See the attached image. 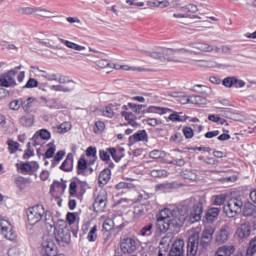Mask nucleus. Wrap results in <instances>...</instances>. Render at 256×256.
I'll list each match as a JSON object with an SVG mask.
<instances>
[{
    "label": "nucleus",
    "instance_id": "obj_13",
    "mask_svg": "<svg viewBox=\"0 0 256 256\" xmlns=\"http://www.w3.org/2000/svg\"><path fill=\"white\" fill-rule=\"evenodd\" d=\"M93 207L95 211H98L100 213L105 211V208L107 207V192L105 190H102L98 193Z\"/></svg>",
    "mask_w": 256,
    "mask_h": 256
},
{
    "label": "nucleus",
    "instance_id": "obj_32",
    "mask_svg": "<svg viewBox=\"0 0 256 256\" xmlns=\"http://www.w3.org/2000/svg\"><path fill=\"white\" fill-rule=\"evenodd\" d=\"M35 15H38V17H44L46 19H49L51 18V15H53V12L42 7H36Z\"/></svg>",
    "mask_w": 256,
    "mask_h": 256
},
{
    "label": "nucleus",
    "instance_id": "obj_25",
    "mask_svg": "<svg viewBox=\"0 0 256 256\" xmlns=\"http://www.w3.org/2000/svg\"><path fill=\"white\" fill-rule=\"evenodd\" d=\"M213 235H215V227L205 226L202 231L201 238L211 241L213 239Z\"/></svg>",
    "mask_w": 256,
    "mask_h": 256
},
{
    "label": "nucleus",
    "instance_id": "obj_30",
    "mask_svg": "<svg viewBox=\"0 0 256 256\" xmlns=\"http://www.w3.org/2000/svg\"><path fill=\"white\" fill-rule=\"evenodd\" d=\"M190 103L192 105H207V98L201 95H192L190 96Z\"/></svg>",
    "mask_w": 256,
    "mask_h": 256
},
{
    "label": "nucleus",
    "instance_id": "obj_53",
    "mask_svg": "<svg viewBox=\"0 0 256 256\" xmlns=\"http://www.w3.org/2000/svg\"><path fill=\"white\" fill-rule=\"evenodd\" d=\"M21 101L22 98L11 101L9 104L11 111H19L21 109Z\"/></svg>",
    "mask_w": 256,
    "mask_h": 256
},
{
    "label": "nucleus",
    "instance_id": "obj_63",
    "mask_svg": "<svg viewBox=\"0 0 256 256\" xmlns=\"http://www.w3.org/2000/svg\"><path fill=\"white\" fill-rule=\"evenodd\" d=\"M79 187V185H77V182L73 181L70 183L69 186V193L72 197H75L77 195V188Z\"/></svg>",
    "mask_w": 256,
    "mask_h": 256
},
{
    "label": "nucleus",
    "instance_id": "obj_6",
    "mask_svg": "<svg viewBox=\"0 0 256 256\" xmlns=\"http://www.w3.org/2000/svg\"><path fill=\"white\" fill-rule=\"evenodd\" d=\"M54 238L58 245H68L71 242V233L67 225H59L54 228Z\"/></svg>",
    "mask_w": 256,
    "mask_h": 256
},
{
    "label": "nucleus",
    "instance_id": "obj_51",
    "mask_svg": "<svg viewBox=\"0 0 256 256\" xmlns=\"http://www.w3.org/2000/svg\"><path fill=\"white\" fill-rule=\"evenodd\" d=\"M57 131H58V133H67L68 131H71V123L64 122V123L60 124L57 127Z\"/></svg>",
    "mask_w": 256,
    "mask_h": 256
},
{
    "label": "nucleus",
    "instance_id": "obj_56",
    "mask_svg": "<svg viewBox=\"0 0 256 256\" xmlns=\"http://www.w3.org/2000/svg\"><path fill=\"white\" fill-rule=\"evenodd\" d=\"M182 133L186 139H193L195 133L193 132V128L184 127Z\"/></svg>",
    "mask_w": 256,
    "mask_h": 256
},
{
    "label": "nucleus",
    "instance_id": "obj_1",
    "mask_svg": "<svg viewBox=\"0 0 256 256\" xmlns=\"http://www.w3.org/2000/svg\"><path fill=\"white\" fill-rule=\"evenodd\" d=\"M203 215V203L186 200L179 210L164 208L156 215V227L160 233L169 231V227H181L187 219L191 223H197Z\"/></svg>",
    "mask_w": 256,
    "mask_h": 256
},
{
    "label": "nucleus",
    "instance_id": "obj_49",
    "mask_svg": "<svg viewBox=\"0 0 256 256\" xmlns=\"http://www.w3.org/2000/svg\"><path fill=\"white\" fill-rule=\"evenodd\" d=\"M129 109H131L136 115H140L141 111L143 110L142 104H135V103H128Z\"/></svg>",
    "mask_w": 256,
    "mask_h": 256
},
{
    "label": "nucleus",
    "instance_id": "obj_60",
    "mask_svg": "<svg viewBox=\"0 0 256 256\" xmlns=\"http://www.w3.org/2000/svg\"><path fill=\"white\" fill-rule=\"evenodd\" d=\"M143 123H147L150 127H157V125H161L163 122L157 118H149L147 120H143Z\"/></svg>",
    "mask_w": 256,
    "mask_h": 256
},
{
    "label": "nucleus",
    "instance_id": "obj_3",
    "mask_svg": "<svg viewBox=\"0 0 256 256\" xmlns=\"http://www.w3.org/2000/svg\"><path fill=\"white\" fill-rule=\"evenodd\" d=\"M27 219L31 227H33V225H37V223H40L43 219L46 227H50L51 229L52 227H55V221L53 220L51 211L45 210L43 205H35L28 208Z\"/></svg>",
    "mask_w": 256,
    "mask_h": 256
},
{
    "label": "nucleus",
    "instance_id": "obj_9",
    "mask_svg": "<svg viewBox=\"0 0 256 256\" xmlns=\"http://www.w3.org/2000/svg\"><path fill=\"white\" fill-rule=\"evenodd\" d=\"M17 71L9 70L0 77V87H17Z\"/></svg>",
    "mask_w": 256,
    "mask_h": 256
},
{
    "label": "nucleus",
    "instance_id": "obj_39",
    "mask_svg": "<svg viewBox=\"0 0 256 256\" xmlns=\"http://www.w3.org/2000/svg\"><path fill=\"white\" fill-rule=\"evenodd\" d=\"M87 239L90 243L97 241V225H94L88 232Z\"/></svg>",
    "mask_w": 256,
    "mask_h": 256
},
{
    "label": "nucleus",
    "instance_id": "obj_46",
    "mask_svg": "<svg viewBox=\"0 0 256 256\" xmlns=\"http://www.w3.org/2000/svg\"><path fill=\"white\" fill-rule=\"evenodd\" d=\"M35 123V120L31 117H23L20 120V125H22V127H33Z\"/></svg>",
    "mask_w": 256,
    "mask_h": 256
},
{
    "label": "nucleus",
    "instance_id": "obj_62",
    "mask_svg": "<svg viewBox=\"0 0 256 256\" xmlns=\"http://www.w3.org/2000/svg\"><path fill=\"white\" fill-rule=\"evenodd\" d=\"M108 151L114 161H116V163H119V161H121V155L117 154L116 148H108Z\"/></svg>",
    "mask_w": 256,
    "mask_h": 256
},
{
    "label": "nucleus",
    "instance_id": "obj_54",
    "mask_svg": "<svg viewBox=\"0 0 256 256\" xmlns=\"http://www.w3.org/2000/svg\"><path fill=\"white\" fill-rule=\"evenodd\" d=\"M63 157H65V151L63 150L58 151L52 161L53 167H55V165H57V163H59L63 159Z\"/></svg>",
    "mask_w": 256,
    "mask_h": 256
},
{
    "label": "nucleus",
    "instance_id": "obj_61",
    "mask_svg": "<svg viewBox=\"0 0 256 256\" xmlns=\"http://www.w3.org/2000/svg\"><path fill=\"white\" fill-rule=\"evenodd\" d=\"M150 175H151V177H155V178L167 177V171L166 170H152L150 172Z\"/></svg>",
    "mask_w": 256,
    "mask_h": 256
},
{
    "label": "nucleus",
    "instance_id": "obj_24",
    "mask_svg": "<svg viewBox=\"0 0 256 256\" xmlns=\"http://www.w3.org/2000/svg\"><path fill=\"white\" fill-rule=\"evenodd\" d=\"M21 101V107L24 111L29 112L31 110V107H34V105L37 103V100L33 97H29L28 99H23Z\"/></svg>",
    "mask_w": 256,
    "mask_h": 256
},
{
    "label": "nucleus",
    "instance_id": "obj_22",
    "mask_svg": "<svg viewBox=\"0 0 256 256\" xmlns=\"http://www.w3.org/2000/svg\"><path fill=\"white\" fill-rule=\"evenodd\" d=\"M61 171H65L69 173V171H73V154H68L66 159L60 166Z\"/></svg>",
    "mask_w": 256,
    "mask_h": 256
},
{
    "label": "nucleus",
    "instance_id": "obj_44",
    "mask_svg": "<svg viewBox=\"0 0 256 256\" xmlns=\"http://www.w3.org/2000/svg\"><path fill=\"white\" fill-rule=\"evenodd\" d=\"M181 11H183L184 13H197V11H199V8L195 4H188L186 6H183L181 8Z\"/></svg>",
    "mask_w": 256,
    "mask_h": 256
},
{
    "label": "nucleus",
    "instance_id": "obj_40",
    "mask_svg": "<svg viewBox=\"0 0 256 256\" xmlns=\"http://www.w3.org/2000/svg\"><path fill=\"white\" fill-rule=\"evenodd\" d=\"M115 227V222L113 219L108 218L104 221L102 226V231H105L106 233L109 231H112V229Z\"/></svg>",
    "mask_w": 256,
    "mask_h": 256
},
{
    "label": "nucleus",
    "instance_id": "obj_37",
    "mask_svg": "<svg viewBox=\"0 0 256 256\" xmlns=\"http://www.w3.org/2000/svg\"><path fill=\"white\" fill-rule=\"evenodd\" d=\"M87 157H92V161H90V165H93L95 161H97V148L89 146L86 150Z\"/></svg>",
    "mask_w": 256,
    "mask_h": 256
},
{
    "label": "nucleus",
    "instance_id": "obj_47",
    "mask_svg": "<svg viewBox=\"0 0 256 256\" xmlns=\"http://www.w3.org/2000/svg\"><path fill=\"white\" fill-rule=\"evenodd\" d=\"M36 7H22L18 10L20 15H35Z\"/></svg>",
    "mask_w": 256,
    "mask_h": 256
},
{
    "label": "nucleus",
    "instance_id": "obj_17",
    "mask_svg": "<svg viewBox=\"0 0 256 256\" xmlns=\"http://www.w3.org/2000/svg\"><path fill=\"white\" fill-rule=\"evenodd\" d=\"M139 242L133 238H126L121 243V251L123 253H133V251H137V246Z\"/></svg>",
    "mask_w": 256,
    "mask_h": 256
},
{
    "label": "nucleus",
    "instance_id": "obj_34",
    "mask_svg": "<svg viewBox=\"0 0 256 256\" xmlns=\"http://www.w3.org/2000/svg\"><path fill=\"white\" fill-rule=\"evenodd\" d=\"M148 113H160V115H165L166 113H171V109L159 106H150L148 108Z\"/></svg>",
    "mask_w": 256,
    "mask_h": 256
},
{
    "label": "nucleus",
    "instance_id": "obj_23",
    "mask_svg": "<svg viewBox=\"0 0 256 256\" xmlns=\"http://www.w3.org/2000/svg\"><path fill=\"white\" fill-rule=\"evenodd\" d=\"M243 214L245 217H255L256 215V206L251 202H247L244 204Z\"/></svg>",
    "mask_w": 256,
    "mask_h": 256
},
{
    "label": "nucleus",
    "instance_id": "obj_27",
    "mask_svg": "<svg viewBox=\"0 0 256 256\" xmlns=\"http://www.w3.org/2000/svg\"><path fill=\"white\" fill-rule=\"evenodd\" d=\"M173 241V235L172 234H167L160 240V248L169 250V247H171V243Z\"/></svg>",
    "mask_w": 256,
    "mask_h": 256
},
{
    "label": "nucleus",
    "instance_id": "obj_43",
    "mask_svg": "<svg viewBox=\"0 0 256 256\" xmlns=\"http://www.w3.org/2000/svg\"><path fill=\"white\" fill-rule=\"evenodd\" d=\"M7 145H8V151L11 154L17 153V151L19 150V143L18 142H15L13 140H8Z\"/></svg>",
    "mask_w": 256,
    "mask_h": 256
},
{
    "label": "nucleus",
    "instance_id": "obj_16",
    "mask_svg": "<svg viewBox=\"0 0 256 256\" xmlns=\"http://www.w3.org/2000/svg\"><path fill=\"white\" fill-rule=\"evenodd\" d=\"M185 241L176 240L169 251L168 256H185Z\"/></svg>",
    "mask_w": 256,
    "mask_h": 256
},
{
    "label": "nucleus",
    "instance_id": "obj_35",
    "mask_svg": "<svg viewBox=\"0 0 256 256\" xmlns=\"http://www.w3.org/2000/svg\"><path fill=\"white\" fill-rule=\"evenodd\" d=\"M140 235L142 237H149L153 235V223H149L146 226L142 227L140 230Z\"/></svg>",
    "mask_w": 256,
    "mask_h": 256
},
{
    "label": "nucleus",
    "instance_id": "obj_18",
    "mask_svg": "<svg viewBox=\"0 0 256 256\" xmlns=\"http://www.w3.org/2000/svg\"><path fill=\"white\" fill-rule=\"evenodd\" d=\"M130 143H139L141 141H149V135L146 130H139L129 137Z\"/></svg>",
    "mask_w": 256,
    "mask_h": 256
},
{
    "label": "nucleus",
    "instance_id": "obj_50",
    "mask_svg": "<svg viewBox=\"0 0 256 256\" xmlns=\"http://www.w3.org/2000/svg\"><path fill=\"white\" fill-rule=\"evenodd\" d=\"M66 47H68V49H73L74 51H85V46H81L71 41L66 42Z\"/></svg>",
    "mask_w": 256,
    "mask_h": 256
},
{
    "label": "nucleus",
    "instance_id": "obj_42",
    "mask_svg": "<svg viewBox=\"0 0 256 256\" xmlns=\"http://www.w3.org/2000/svg\"><path fill=\"white\" fill-rule=\"evenodd\" d=\"M85 169H87V160H85V158H80L77 164L78 175H83Z\"/></svg>",
    "mask_w": 256,
    "mask_h": 256
},
{
    "label": "nucleus",
    "instance_id": "obj_36",
    "mask_svg": "<svg viewBox=\"0 0 256 256\" xmlns=\"http://www.w3.org/2000/svg\"><path fill=\"white\" fill-rule=\"evenodd\" d=\"M114 69H122V71H138L141 73V71H145V69L141 67H135V66H129V65H114Z\"/></svg>",
    "mask_w": 256,
    "mask_h": 256
},
{
    "label": "nucleus",
    "instance_id": "obj_48",
    "mask_svg": "<svg viewBox=\"0 0 256 256\" xmlns=\"http://www.w3.org/2000/svg\"><path fill=\"white\" fill-rule=\"evenodd\" d=\"M168 119L170 121H173V122H175V121H187V119H189V117L181 116V115H179V113L174 112V113L169 115Z\"/></svg>",
    "mask_w": 256,
    "mask_h": 256
},
{
    "label": "nucleus",
    "instance_id": "obj_52",
    "mask_svg": "<svg viewBox=\"0 0 256 256\" xmlns=\"http://www.w3.org/2000/svg\"><path fill=\"white\" fill-rule=\"evenodd\" d=\"M44 140L41 138V136L36 132L34 136L32 137V145L33 147H37L39 145H44Z\"/></svg>",
    "mask_w": 256,
    "mask_h": 256
},
{
    "label": "nucleus",
    "instance_id": "obj_19",
    "mask_svg": "<svg viewBox=\"0 0 256 256\" xmlns=\"http://www.w3.org/2000/svg\"><path fill=\"white\" fill-rule=\"evenodd\" d=\"M145 215H147V205L141 203L134 204V219H141V217H145Z\"/></svg>",
    "mask_w": 256,
    "mask_h": 256
},
{
    "label": "nucleus",
    "instance_id": "obj_11",
    "mask_svg": "<svg viewBox=\"0 0 256 256\" xmlns=\"http://www.w3.org/2000/svg\"><path fill=\"white\" fill-rule=\"evenodd\" d=\"M1 233L8 241H15L17 234L13 231V226L7 220H0Z\"/></svg>",
    "mask_w": 256,
    "mask_h": 256
},
{
    "label": "nucleus",
    "instance_id": "obj_28",
    "mask_svg": "<svg viewBox=\"0 0 256 256\" xmlns=\"http://www.w3.org/2000/svg\"><path fill=\"white\" fill-rule=\"evenodd\" d=\"M181 177H183V179H188L189 181H197L198 179L197 171L195 170H184L181 172Z\"/></svg>",
    "mask_w": 256,
    "mask_h": 256
},
{
    "label": "nucleus",
    "instance_id": "obj_41",
    "mask_svg": "<svg viewBox=\"0 0 256 256\" xmlns=\"http://www.w3.org/2000/svg\"><path fill=\"white\" fill-rule=\"evenodd\" d=\"M48 147L49 148L46 150V152L44 154V159H51L53 157V155H55V151L57 149L55 144H52V143H49Z\"/></svg>",
    "mask_w": 256,
    "mask_h": 256
},
{
    "label": "nucleus",
    "instance_id": "obj_7",
    "mask_svg": "<svg viewBox=\"0 0 256 256\" xmlns=\"http://www.w3.org/2000/svg\"><path fill=\"white\" fill-rule=\"evenodd\" d=\"M40 254L42 256L57 255V245L53 236H45L41 245Z\"/></svg>",
    "mask_w": 256,
    "mask_h": 256
},
{
    "label": "nucleus",
    "instance_id": "obj_20",
    "mask_svg": "<svg viewBox=\"0 0 256 256\" xmlns=\"http://www.w3.org/2000/svg\"><path fill=\"white\" fill-rule=\"evenodd\" d=\"M121 116L124 117L125 121H127L124 125H130L131 127H134V129L140 127V124L135 120V114L132 112L122 111Z\"/></svg>",
    "mask_w": 256,
    "mask_h": 256
},
{
    "label": "nucleus",
    "instance_id": "obj_8",
    "mask_svg": "<svg viewBox=\"0 0 256 256\" xmlns=\"http://www.w3.org/2000/svg\"><path fill=\"white\" fill-rule=\"evenodd\" d=\"M243 208V200L241 198H231L224 206V213L227 217H235Z\"/></svg>",
    "mask_w": 256,
    "mask_h": 256
},
{
    "label": "nucleus",
    "instance_id": "obj_58",
    "mask_svg": "<svg viewBox=\"0 0 256 256\" xmlns=\"http://www.w3.org/2000/svg\"><path fill=\"white\" fill-rule=\"evenodd\" d=\"M192 91H196L197 93H207V91H211V88L205 85H194Z\"/></svg>",
    "mask_w": 256,
    "mask_h": 256
},
{
    "label": "nucleus",
    "instance_id": "obj_31",
    "mask_svg": "<svg viewBox=\"0 0 256 256\" xmlns=\"http://www.w3.org/2000/svg\"><path fill=\"white\" fill-rule=\"evenodd\" d=\"M219 213H221V209L210 208L206 214L207 221H215V219H217V217H219Z\"/></svg>",
    "mask_w": 256,
    "mask_h": 256
},
{
    "label": "nucleus",
    "instance_id": "obj_29",
    "mask_svg": "<svg viewBox=\"0 0 256 256\" xmlns=\"http://www.w3.org/2000/svg\"><path fill=\"white\" fill-rule=\"evenodd\" d=\"M256 254V236H254L248 243L245 256H255Z\"/></svg>",
    "mask_w": 256,
    "mask_h": 256
},
{
    "label": "nucleus",
    "instance_id": "obj_38",
    "mask_svg": "<svg viewBox=\"0 0 256 256\" xmlns=\"http://www.w3.org/2000/svg\"><path fill=\"white\" fill-rule=\"evenodd\" d=\"M103 117H108L109 119H113L115 117V112L113 111V104H110L103 108L102 110Z\"/></svg>",
    "mask_w": 256,
    "mask_h": 256
},
{
    "label": "nucleus",
    "instance_id": "obj_10",
    "mask_svg": "<svg viewBox=\"0 0 256 256\" xmlns=\"http://www.w3.org/2000/svg\"><path fill=\"white\" fill-rule=\"evenodd\" d=\"M231 226L226 224L220 228V230L216 233L215 241L218 245H223V243H227L229 238L231 237Z\"/></svg>",
    "mask_w": 256,
    "mask_h": 256
},
{
    "label": "nucleus",
    "instance_id": "obj_12",
    "mask_svg": "<svg viewBox=\"0 0 256 256\" xmlns=\"http://www.w3.org/2000/svg\"><path fill=\"white\" fill-rule=\"evenodd\" d=\"M222 85L227 89H231L233 87H235L236 89H243L246 83L243 80H239L235 76H228L222 80Z\"/></svg>",
    "mask_w": 256,
    "mask_h": 256
},
{
    "label": "nucleus",
    "instance_id": "obj_5",
    "mask_svg": "<svg viewBox=\"0 0 256 256\" xmlns=\"http://www.w3.org/2000/svg\"><path fill=\"white\" fill-rule=\"evenodd\" d=\"M189 47L196 49L197 53H223V55H231V47L223 45L219 47L217 45H212L207 42H192L189 43Z\"/></svg>",
    "mask_w": 256,
    "mask_h": 256
},
{
    "label": "nucleus",
    "instance_id": "obj_21",
    "mask_svg": "<svg viewBox=\"0 0 256 256\" xmlns=\"http://www.w3.org/2000/svg\"><path fill=\"white\" fill-rule=\"evenodd\" d=\"M235 253V246H220L216 252L215 256H231Z\"/></svg>",
    "mask_w": 256,
    "mask_h": 256
},
{
    "label": "nucleus",
    "instance_id": "obj_15",
    "mask_svg": "<svg viewBox=\"0 0 256 256\" xmlns=\"http://www.w3.org/2000/svg\"><path fill=\"white\" fill-rule=\"evenodd\" d=\"M42 77H44V79H47V81H57L58 83H60V85H65V83H75L72 80H69V78L67 76L64 75H57L55 73H47L45 71H42Z\"/></svg>",
    "mask_w": 256,
    "mask_h": 256
},
{
    "label": "nucleus",
    "instance_id": "obj_45",
    "mask_svg": "<svg viewBox=\"0 0 256 256\" xmlns=\"http://www.w3.org/2000/svg\"><path fill=\"white\" fill-rule=\"evenodd\" d=\"M111 154L109 153V148L106 150H100L99 156L102 161H106V163H111Z\"/></svg>",
    "mask_w": 256,
    "mask_h": 256
},
{
    "label": "nucleus",
    "instance_id": "obj_4",
    "mask_svg": "<svg viewBox=\"0 0 256 256\" xmlns=\"http://www.w3.org/2000/svg\"><path fill=\"white\" fill-rule=\"evenodd\" d=\"M199 245L202 251H207L211 247V240L201 238L199 232L192 233L188 238L187 243V256H197Z\"/></svg>",
    "mask_w": 256,
    "mask_h": 256
},
{
    "label": "nucleus",
    "instance_id": "obj_64",
    "mask_svg": "<svg viewBox=\"0 0 256 256\" xmlns=\"http://www.w3.org/2000/svg\"><path fill=\"white\" fill-rule=\"evenodd\" d=\"M27 149L23 155L24 159H29V157H33V155H35V152L33 151V149H31V142H29L27 144Z\"/></svg>",
    "mask_w": 256,
    "mask_h": 256
},
{
    "label": "nucleus",
    "instance_id": "obj_55",
    "mask_svg": "<svg viewBox=\"0 0 256 256\" xmlns=\"http://www.w3.org/2000/svg\"><path fill=\"white\" fill-rule=\"evenodd\" d=\"M225 201H227L225 194H220L215 197L213 205L221 206L225 204Z\"/></svg>",
    "mask_w": 256,
    "mask_h": 256
},
{
    "label": "nucleus",
    "instance_id": "obj_59",
    "mask_svg": "<svg viewBox=\"0 0 256 256\" xmlns=\"http://www.w3.org/2000/svg\"><path fill=\"white\" fill-rule=\"evenodd\" d=\"M37 134L41 136L44 141H49V139H51V132L47 129H41L40 131H37Z\"/></svg>",
    "mask_w": 256,
    "mask_h": 256
},
{
    "label": "nucleus",
    "instance_id": "obj_33",
    "mask_svg": "<svg viewBox=\"0 0 256 256\" xmlns=\"http://www.w3.org/2000/svg\"><path fill=\"white\" fill-rule=\"evenodd\" d=\"M51 91H59L61 93H69L73 91L74 87L73 86H64V85H52L50 87Z\"/></svg>",
    "mask_w": 256,
    "mask_h": 256
},
{
    "label": "nucleus",
    "instance_id": "obj_14",
    "mask_svg": "<svg viewBox=\"0 0 256 256\" xmlns=\"http://www.w3.org/2000/svg\"><path fill=\"white\" fill-rule=\"evenodd\" d=\"M235 235L240 239V241H245V239H249V237L251 236V224H249V222L241 224L236 229Z\"/></svg>",
    "mask_w": 256,
    "mask_h": 256
},
{
    "label": "nucleus",
    "instance_id": "obj_57",
    "mask_svg": "<svg viewBox=\"0 0 256 256\" xmlns=\"http://www.w3.org/2000/svg\"><path fill=\"white\" fill-rule=\"evenodd\" d=\"M148 7H169V1L147 2Z\"/></svg>",
    "mask_w": 256,
    "mask_h": 256
},
{
    "label": "nucleus",
    "instance_id": "obj_2",
    "mask_svg": "<svg viewBox=\"0 0 256 256\" xmlns=\"http://www.w3.org/2000/svg\"><path fill=\"white\" fill-rule=\"evenodd\" d=\"M200 55L197 52L196 48H191L188 44L187 48H158L152 52H145L146 57H150L151 59H158L162 63L165 62H173V63H183V55Z\"/></svg>",
    "mask_w": 256,
    "mask_h": 256
},
{
    "label": "nucleus",
    "instance_id": "obj_26",
    "mask_svg": "<svg viewBox=\"0 0 256 256\" xmlns=\"http://www.w3.org/2000/svg\"><path fill=\"white\" fill-rule=\"evenodd\" d=\"M111 179V170L104 169L100 172L98 181L101 185H105V183H109Z\"/></svg>",
    "mask_w": 256,
    "mask_h": 256
}]
</instances>
